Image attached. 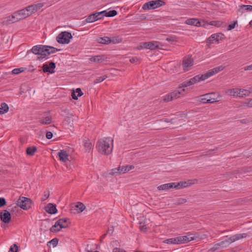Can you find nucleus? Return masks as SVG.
<instances>
[{"label": "nucleus", "instance_id": "nucleus-11", "mask_svg": "<svg viewBox=\"0 0 252 252\" xmlns=\"http://www.w3.org/2000/svg\"><path fill=\"white\" fill-rule=\"evenodd\" d=\"M19 21V18L18 17L17 14L15 12L13 13L11 15L5 17L3 21L2 24L3 25H8L13 23Z\"/></svg>", "mask_w": 252, "mask_h": 252}, {"label": "nucleus", "instance_id": "nucleus-18", "mask_svg": "<svg viewBox=\"0 0 252 252\" xmlns=\"http://www.w3.org/2000/svg\"><path fill=\"white\" fill-rule=\"evenodd\" d=\"M226 94L233 96H239L241 94V89L234 88L226 91Z\"/></svg>", "mask_w": 252, "mask_h": 252}, {"label": "nucleus", "instance_id": "nucleus-60", "mask_svg": "<svg viewBox=\"0 0 252 252\" xmlns=\"http://www.w3.org/2000/svg\"><path fill=\"white\" fill-rule=\"evenodd\" d=\"M250 122H251L250 120H247V119H243V120H241V121H240V122L242 124H247L248 123H249Z\"/></svg>", "mask_w": 252, "mask_h": 252}, {"label": "nucleus", "instance_id": "nucleus-26", "mask_svg": "<svg viewBox=\"0 0 252 252\" xmlns=\"http://www.w3.org/2000/svg\"><path fill=\"white\" fill-rule=\"evenodd\" d=\"M82 93L80 88H77L75 91H74L71 94L72 97L73 99L77 100L79 96H81L83 95Z\"/></svg>", "mask_w": 252, "mask_h": 252}, {"label": "nucleus", "instance_id": "nucleus-46", "mask_svg": "<svg viewBox=\"0 0 252 252\" xmlns=\"http://www.w3.org/2000/svg\"><path fill=\"white\" fill-rule=\"evenodd\" d=\"M171 94V96L173 99L177 98L179 97L180 94H181V92L179 91H175L170 93Z\"/></svg>", "mask_w": 252, "mask_h": 252}, {"label": "nucleus", "instance_id": "nucleus-40", "mask_svg": "<svg viewBox=\"0 0 252 252\" xmlns=\"http://www.w3.org/2000/svg\"><path fill=\"white\" fill-rule=\"evenodd\" d=\"M105 13L106 10L95 13V15H96V20H98L101 19L103 18L104 16H106V15H105Z\"/></svg>", "mask_w": 252, "mask_h": 252}, {"label": "nucleus", "instance_id": "nucleus-59", "mask_svg": "<svg viewBox=\"0 0 252 252\" xmlns=\"http://www.w3.org/2000/svg\"><path fill=\"white\" fill-rule=\"evenodd\" d=\"M19 68H15L12 70V74H19Z\"/></svg>", "mask_w": 252, "mask_h": 252}, {"label": "nucleus", "instance_id": "nucleus-39", "mask_svg": "<svg viewBox=\"0 0 252 252\" xmlns=\"http://www.w3.org/2000/svg\"><path fill=\"white\" fill-rule=\"evenodd\" d=\"M61 228L59 227V225L57 222L50 229V231L52 232H57L59 231Z\"/></svg>", "mask_w": 252, "mask_h": 252}, {"label": "nucleus", "instance_id": "nucleus-9", "mask_svg": "<svg viewBox=\"0 0 252 252\" xmlns=\"http://www.w3.org/2000/svg\"><path fill=\"white\" fill-rule=\"evenodd\" d=\"M214 94V93H209L201 95L198 96V100L203 103H213L217 101L216 98L212 97V95Z\"/></svg>", "mask_w": 252, "mask_h": 252}, {"label": "nucleus", "instance_id": "nucleus-61", "mask_svg": "<svg viewBox=\"0 0 252 252\" xmlns=\"http://www.w3.org/2000/svg\"><path fill=\"white\" fill-rule=\"evenodd\" d=\"M218 24H219V22H218V21H212L211 22V25H213V26H219Z\"/></svg>", "mask_w": 252, "mask_h": 252}, {"label": "nucleus", "instance_id": "nucleus-57", "mask_svg": "<svg viewBox=\"0 0 252 252\" xmlns=\"http://www.w3.org/2000/svg\"><path fill=\"white\" fill-rule=\"evenodd\" d=\"M46 137L47 139H50L53 137V133L50 131H48L46 134Z\"/></svg>", "mask_w": 252, "mask_h": 252}, {"label": "nucleus", "instance_id": "nucleus-12", "mask_svg": "<svg viewBox=\"0 0 252 252\" xmlns=\"http://www.w3.org/2000/svg\"><path fill=\"white\" fill-rule=\"evenodd\" d=\"M160 43L158 41H150L143 42L142 47L144 49H148L151 50H154L159 48Z\"/></svg>", "mask_w": 252, "mask_h": 252}, {"label": "nucleus", "instance_id": "nucleus-58", "mask_svg": "<svg viewBox=\"0 0 252 252\" xmlns=\"http://www.w3.org/2000/svg\"><path fill=\"white\" fill-rule=\"evenodd\" d=\"M244 70H252V63L250 65L246 66L244 67Z\"/></svg>", "mask_w": 252, "mask_h": 252}, {"label": "nucleus", "instance_id": "nucleus-31", "mask_svg": "<svg viewBox=\"0 0 252 252\" xmlns=\"http://www.w3.org/2000/svg\"><path fill=\"white\" fill-rule=\"evenodd\" d=\"M37 148L35 146L29 147L27 148L26 150V153L28 155L33 156Z\"/></svg>", "mask_w": 252, "mask_h": 252}, {"label": "nucleus", "instance_id": "nucleus-44", "mask_svg": "<svg viewBox=\"0 0 252 252\" xmlns=\"http://www.w3.org/2000/svg\"><path fill=\"white\" fill-rule=\"evenodd\" d=\"M76 207L79 209L80 212H83L86 208L84 204L81 202H78L76 205Z\"/></svg>", "mask_w": 252, "mask_h": 252}, {"label": "nucleus", "instance_id": "nucleus-30", "mask_svg": "<svg viewBox=\"0 0 252 252\" xmlns=\"http://www.w3.org/2000/svg\"><path fill=\"white\" fill-rule=\"evenodd\" d=\"M48 48H47V52H46V58L50 55L51 54L56 53L57 51H59L61 50L56 48L52 46H47Z\"/></svg>", "mask_w": 252, "mask_h": 252}, {"label": "nucleus", "instance_id": "nucleus-54", "mask_svg": "<svg viewBox=\"0 0 252 252\" xmlns=\"http://www.w3.org/2000/svg\"><path fill=\"white\" fill-rule=\"evenodd\" d=\"M58 242V240L57 238H54L51 241L49 242L50 244H51L53 247H55L57 245Z\"/></svg>", "mask_w": 252, "mask_h": 252}, {"label": "nucleus", "instance_id": "nucleus-23", "mask_svg": "<svg viewBox=\"0 0 252 252\" xmlns=\"http://www.w3.org/2000/svg\"><path fill=\"white\" fill-rule=\"evenodd\" d=\"M105 60L103 55H97L91 57L90 61L94 63H101Z\"/></svg>", "mask_w": 252, "mask_h": 252}, {"label": "nucleus", "instance_id": "nucleus-19", "mask_svg": "<svg viewBox=\"0 0 252 252\" xmlns=\"http://www.w3.org/2000/svg\"><path fill=\"white\" fill-rule=\"evenodd\" d=\"M175 183H169L161 185L158 187V190H167L170 189H175L177 188V186H175Z\"/></svg>", "mask_w": 252, "mask_h": 252}, {"label": "nucleus", "instance_id": "nucleus-64", "mask_svg": "<svg viewBox=\"0 0 252 252\" xmlns=\"http://www.w3.org/2000/svg\"><path fill=\"white\" fill-rule=\"evenodd\" d=\"M113 231H114V228H113V227H111V228L108 229L107 233H109L110 232H111V235L113 233Z\"/></svg>", "mask_w": 252, "mask_h": 252}, {"label": "nucleus", "instance_id": "nucleus-45", "mask_svg": "<svg viewBox=\"0 0 252 252\" xmlns=\"http://www.w3.org/2000/svg\"><path fill=\"white\" fill-rule=\"evenodd\" d=\"M187 202V200L185 198H180L176 199L175 204L177 205H181Z\"/></svg>", "mask_w": 252, "mask_h": 252}, {"label": "nucleus", "instance_id": "nucleus-42", "mask_svg": "<svg viewBox=\"0 0 252 252\" xmlns=\"http://www.w3.org/2000/svg\"><path fill=\"white\" fill-rule=\"evenodd\" d=\"M117 13V11L115 10H112L108 12L106 10L105 15H106V17H114L116 16Z\"/></svg>", "mask_w": 252, "mask_h": 252}, {"label": "nucleus", "instance_id": "nucleus-15", "mask_svg": "<svg viewBox=\"0 0 252 252\" xmlns=\"http://www.w3.org/2000/svg\"><path fill=\"white\" fill-rule=\"evenodd\" d=\"M56 67L55 63L51 62L49 64H44L42 66V69L44 72H49L50 73H53L54 71L53 70Z\"/></svg>", "mask_w": 252, "mask_h": 252}, {"label": "nucleus", "instance_id": "nucleus-51", "mask_svg": "<svg viewBox=\"0 0 252 252\" xmlns=\"http://www.w3.org/2000/svg\"><path fill=\"white\" fill-rule=\"evenodd\" d=\"M50 193L49 191H46L44 192V195L41 198V201H43L46 200L49 196Z\"/></svg>", "mask_w": 252, "mask_h": 252}, {"label": "nucleus", "instance_id": "nucleus-33", "mask_svg": "<svg viewBox=\"0 0 252 252\" xmlns=\"http://www.w3.org/2000/svg\"><path fill=\"white\" fill-rule=\"evenodd\" d=\"M219 34H213L208 38V40L210 41L211 42H213L214 41H216L218 43L219 40Z\"/></svg>", "mask_w": 252, "mask_h": 252}, {"label": "nucleus", "instance_id": "nucleus-50", "mask_svg": "<svg viewBox=\"0 0 252 252\" xmlns=\"http://www.w3.org/2000/svg\"><path fill=\"white\" fill-rule=\"evenodd\" d=\"M163 100L165 102H168L169 101L173 100L171 94L165 95L163 97Z\"/></svg>", "mask_w": 252, "mask_h": 252}, {"label": "nucleus", "instance_id": "nucleus-1", "mask_svg": "<svg viewBox=\"0 0 252 252\" xmlns=\"http://www.w3.org/2000/svg\"><path fill=\"white\" fill-rule=\"evenodd\" d=\"M224 68V67L223 66L220 65L209 70L204 74L196 75L194 77L190 78L189 80L183 82L182 84V87H187L192 85L201 81L205 80L211 76L218 73L220 71H222Z\"/></svg>", "mask_w": 252, "mask_h": 252}, {"label": "nucleus", "instance_id": "nucleus-13", "mask_svg": "<svg viewBox=\"0 0 252 252\" xmlns=\"http://www.w3.org/2000/svg\"><path fill=\"white\" fill-rule=\"evenodd\" d=\"M193 60L191 57L185 58L183 61V67L184 71H187L193 65Z\"/></svg>", "mask_w": 252, "mask_h": 252}, {"label": "nucleus", "instance_id": "nucleus-37", "mask_svg": "<svg viewBox=\"0 0 252 252\" xmlns=\"http://www.w3.org/2000/svg\"><path fill=\"white\" fill-rule=\"evenodd\" d=\"M122 39L118 36H114L110 38V43H112L113 44L119 43L121 42Z\"/></svg>", "mask_w": 252, "mask_h": 252}, {"label": "nucleus", "instance_id": "nucleus-20", "mask_svg": "<svg viewBox=\"0 0 252 252\" xmlns=\"http://www.w3.org/2000/svg\"><path fill=\"white\" fill-rule=\"evenodd\" d=\"M16 13L18 17L19 18V20L25 19L30 16L27 11L26 10V8L17 11L16 12Z\"/></svg>", "mask_w": 252, "mask_h": 252}, {"label": "nucleus", "instance_id": "nucleus-16", "mask_svg": "<svg viewBox=\"0 0 252 252\" xmlns=\"http://www.w3.org/2000/svg\"><path fill=\"white\" fill-rule=\"evenodd\" d=\"M128 171V169H127V166L125 165L122 166H119L118 168H116L112 170L111 174L113 175L116 174H122L125 173L126 172Z\"/></svg>", "mask_w": 252, "mask_h": 252}, {"label": "nucleus", "instance_id": "nucleus-43", "mask_svg": "<svg viewBox=\"0 0 252 252\" xmlns=\"http://www.w3.org/2000/svg\"><path fill=\"white\" fill-rule=\"evenodd\" d=\"M32 5L34 8V11L36 12L43 6L44 3H38L36 4H32Z\"/></svg>", "mask_w": 252, "mask_h": 252}, {"label": "nucleus", "instance_id": "nucleus-6", "mask_svg": "<svg viewBox=\"0 0 252 252\" xmlns=\"http://www.w3.org/2000/svg\"><path fill=\"white\" fill-rule=\"evenodd\" d=\"M165 4V2L161 0H151L144 3L142 8L144 10L155 9Z\"/></svg>", "mask_w": 252, "mask_h": 252}, {"label": "nucleus", "instance_id": "nucleus-47", "mask_svg": "<svg viewBox=\"0 0 252 252\" xmlns=\"http://www.w3.org/2000/svg\"><path fill=\"white\" fill-rule=\"evenodd\" d=\"M26 9L30 16L35 12L32 5L26 7Z\"/></svg>", "mask_w": 252, "mask_h": 252}, {"label": "nucleus", "instance_id": "nucleus-21", "mask_svg": "<svg viewBox=\"0 0 252 252\" xmlns=\"http://www.w3.org/2000/svg\"><path fill=\"white\" fill-rule=\"evenodd\" d=\"M58 155L60 161L65 162L68 160V155L66 151L64 150H61L59 152Z\"/></svg>", "mask_w": 252, "mask_h": 252}, {"label": "nucleus", "instance_id": "nucleus-49", "mask_svg": "<svg viewBox=\"0 0 252 252\" xmlns=\"http://www.w3.org/2000/svg\"><path fill=\"white\" fill-rule=\"evenodd\" d=\"M18 247L16 244H14L11 246L8 252H17Z\"/></svg>", "mask_w": 252, "mask_h": 252}, {"label": "nucleus", "instance_id": "nucleus-28", "mask_svg": "<svg viewBox=\"0 0 252 252\" xmlns=\"http://www.w3.org/2000/svg\"><path fill=\"white\" fill-rule=\"evenodd\" d=\"M163 242L167 244H180L178 237L167 239Z\"/></svg>", "mask_w": 252, "mask_h": 252}, {"label": "nucleus", "instance_id": "nucleus-14", "mask_svg": "<svg viewBox=\"0 0 252 252\" xmlns=\"http://www.w3.org/2000/svg\"><path fill=\"white\" fill-rule=\"evenodd\" d=\"M0 218L2 222L8 223L11 220V214L7 210H4L3 212L0 213Z\"/></svg>", "mask_w": 252, "mask_h": 252}, {"label": "nucleus", "instance_id": "nucleus-41", "mask_svg": "<svg viewBox=\"0 0 252 252\" xmlns=\"http://www.w3.org/2000/svg\"><path fill=\"white\" fill-rule=\"evenodd\" d=\"M107 78V76L106 75H104L102 76H100L97 78H96L94 81V84H97L99 83H100L102 82L103 80H104L105 79Z\"/></svg>", "mask_w": 252, "mask_h": 252}, {"label": "nucleus", "instance_id": "nucleus-29", "mask_svg": "<svg viewBox=\"0 0 252 252\" xmlns=\"http://www.w3.org/2000/svg\"><path fill=\"white\" fill-rule=\"evenodd\" d=\"M83 145L85 148V150L87 152H90L92 147V144L91 142L88 139H84Z\"/></svg>", "mask_w": 252, "mask_h": 252}, {"label": "nucleus", "instance_id": "nucleus-38", "mask_svg": "<svg viewBox=\"0 0 252 252\" xmlns=\"http://www.w3.org/2000/svg\"><path fill=\"white\" fill-rule=\"evenodd\" d=\"M251 94V91L248 90L241 89V94L239 97H244L247 96H249Z\"/></svg>", "mask_w": 252, "mask_h": 252}, {"label": "nucleus", "instance_id": "nucleus-36", "mask_svg": "<svg viewBox=\"0 0 252 252\" xmlns=\"http://www.w3.org/2000/svg\"><path fill=\"white\" fill-rule=\"evenodd\" d=\"M175 186H177V188H175V189H180L182 188L186 187L188 186V184L186 182H180L178 183H175Z\"/></svg>", "mask_w": 252, "mask_h": 252}, {"label": "nucleus", "instance_id": "nucleus-7", "mask_svg": "<svg viewBox=\"0 0 252 252\" xmlns=\"http://www.w3.org/2000/svg\"><path fill=\"white\" fill-rule=\"evenodd\" d=\"M72 38L71 33L68 32H62L56 37L57 41L61 44H68Z\"/></svg>", "mask_w": 252, "mask_h": 252}, {"label": "nucleus", "instance_id": "nucleus-32", "mask_svg": "<svg viewBox=\"0 0 252 252\" xmlns=\"http://www.w3.org/2000/svg\"><path fill=\"white\" fill-rule=\"evenodd\" d=\"M96 17V15H95V13H93L90 15L86 19V21L87 23H93L97 21Z\"/></svg>", "mask_w": 252, "mask_h": 252}, {"label": "nucleus", "instance_id": "nucleus-62", "mask_svg": "<svg viewBox=\"0 0 252 252\" xmlns=\"http://www.w3.org/2000/svg\"><path fill=\"white\" fill-rule=\"evenodd\" d=\"M166 40L169 41V42H173V41H174V39L172 37H167L166 38Z\"/></svg>", "mask_w": 252, "mask_h": 252}, {"label": "nucleus", "instance_id": "nucleus-10", "mask_svg": "<svg viewBox=\"0 0 252 252\" xmlns=\"http://www.w3.org/2000/svg\"><path fill=\"white\" fill-rule=\"evenodd\" d=\"M198 238L199 235L198 234H189L186 236L178 237L180 244L189 242Z\"/></svg>", "mask_w": 252, "mask_h": 252}, {"label": "nucleus", "instance_id": "nucleus-48", "mask_svg": "<svg viewBox=\"0 0 252 252\" xmlns=\"http://www.w3.org/2000/svg\"><path fill=\"white\" fill-rule=\"evenodd\" d=\"M244 105L248 107H252V98L247 99L244 102Z\"/></svg>", "mask_w": 252, "mask_h": 252}, {"label": "nucleus", "instance_id": "nucleus-55", "mask_svg": "<svg viewBox=\"0 0 252 252\" xmlns=\"http://www.w3.org/2000/svg\"><path fill=\"white\" fill-rule=\"evenodd\" d=\"M129 62L132 63H139V59L137 57H133L129 60Z\"/></svg>", "mask_w": 252, "mask_h": 252}, {"label": "nucleus", "instance_id": "nucleus-34", "mask_svg": "<svg viewBox=\"0 0 252 252\" xmlns=\"http://www.w3.org/2000/svg\"><path fill=\"white\" fill-rule=\"evenodd\" d=\"M8 109H9V107L6 103L3 102L1 104L0 107V110H1L2 111V114H4V113L7 112L8 111Z\"/></svg>", "mask_w": 252, "mask_h": 252}, {"label": "nucleus", "instance_id": "nucleus-35", "mask_svg": "<svg viewBox=\"0 0 252 252\" xmlns=\"http://www.w3.org/2000/svg\"><path fill=\"white\" fill-rule=\"evenodd\" d=\"M245 9L246 10L252 11V5H241L239 9L238 10V12H241L242 10Z\"/></svg>", "mask_w": 252, "mask_h": 252}, {"label": "nucleus", "instance_id": "nucleus-22", "mask_svg": "<svg viewBox=\"0 0 252 252\" xmlns=\"http://www.w3.org/2000/svg\"><path fill=\"white\" fill-rule=\"evenodd\" d=\"M46 211L50 214H54L57 212L56 205L52 203H49L46 207Z\"/></svg>", "mask_w": 252, "mask_h": 252}, {"label": "nucleus", "instance_id": "nucleus-4", "mask_svg": "<svg viewBox=\"0 0 252 252\" xmlns=\"http://www.w3.org/2000/svg\"><path fill=\"white\" fill-rule=\"evenodd\" d=\"M247 235L246 233L237 234L236 235H233L230 237L228 239L216 244L213 247L209 249L208 252H214L215 251H217L220 247H226L225 245L226 243L230 244L236 241L244 238H246Z\"/></svg>", "mask_w": 252, "mask_h": 252}, {"label": "nucleus", "instance_id": "nucleus-53", "mask_svg": "<svg viewBox=\"0 0 252 252\" xmlns=\"http://www.w3.org/2000/svg\"><path fill=\"white\" fill-rule=\"evenodd\" d=\"M140 229L142 231H145L147 230V227L146 225H145L144 223L142 222H140Z\"/></svg>", "mask_w": 252, "mask_h": 252}, {"label": "nucleus", "instance_id": "nucleus-52", "mask_svg": "<svg viewBox=\"0 0 252 252\" xmlns=\"http://www.w3.org/2000/svg\"><path fill=\"white\" fill-rule=\"evenodd\" d=\"M237 24V22L236 21L233 22V23L229 25L227 27V30L230 31V30L233 29L235 28V27Z\"/></svg>", "mask_w": 252, "mask_h": 252}, {"label": "nucleus", "instance_id": "nucleus-8", "mask_svg": "<svg viewBox=\"0 0 252 252\" xmlns=\"http://www.w3.org/2000/svg\"><path fill=\"white\" fill-rule=\"evenodd\" d=\"M32 201L26 197H20L17 201V204L23 210H28L31 207Z\"/></svg>", "mask_w": 252, "mask_h": 252}, {"label": "nucleus", "instance_id": "nucleus-27", "mask_svg": "<svg viewBox=\"0 0 252 252\" xmlns=\"http://www.w3.org/2000/svg\"><path fill=\"white\" fill-rule=\"evenodd\" d=\"M96 41L99 43L109 44L110 43V38L107 36L98 37Z\"/></svg>", "mask_w": 252, "mask_h": 252}, {"label": "nucleus", "instance_id": "nucleus-3", "mask_svg": "<svg viewBox=\"0 0 252 252\" xmlns=\"http://www.w3.org/2000/svg\"><path fill=\"white\" fill-rule=\"evenodd\" d=\"M113 144V139L110 137H105L97 142L96 147L100 153L108 155L112 151Z\"/></svg>", "mask_w": 252, "mask_h": 252}, {"label": "nucleus", "instance_id": "nucleus-63", "mask_svg": "<svg viewBox=\"0 0 252 252\" xmlns=\"http://www.w3.org/2000/svg\"><path fill=\"white\" fill-rule=\"evenodd\" d=\"M127 169H128V171L132 169H133L134 168V166L132 165H127Z\"/></svg>", "mask_w": 252, "mask_h": 252}, {"label": "nucleus", "instance_id": "nucleus-2", "mask_svg": "<svg viewBox=\"0 0 252 252\" xmlns=\"http://www.w3.org/2000/svg\"><path fill=\"white\" fill-rule=\"evenodd\" d=\"M224 68V67L223 66L220 65L209 70L204 74L196 75L194 77L190 78L189 80L183 82L182 84V87H187L192 85L201 81L205 80L211 76L218 73L220 71H222Z\"/></svg>", "mask_w": 252, "mask_h": 252}, {"label": "nucleus", "instance_id": "nucleus-24", "mask_svg": "<svg viewBox=\"0 0 252 252\" xmlns=\"http://www.w3.org/2000/svg\"><path fill=\"white\" fill-rule=\"evenodd\" d=\"M186 23L188 25H193L195 26H200L201 25L200 22L197 19L195 18L188 19L186 21Z\"/></svg>", "mask_w": 252, "mask_h": 252}, {"label": "nucleus", "instance_id": "nucleus-17", "mask_svg": "<svg viewBox=\"0 0 252 252\" xmlns=\"http://www.w3.org/2000/svg\"><path fill=\"white\" fill-rule=\"evenodd\" d=\"M56 222L61 229L66 228L69 223V219L66 218L60 219Z\"/></svg>", "mask_w": 252, "mask_h": 252}, {"label": "nucleus", "instance_id": "nucleus-56", "mask_svg": "<svg viewBox=\"0 0 252 252\" xmlns=\"http://www.w3.org/2000/svg\"><path fill=\"white\" fill-rule=\"evenodd\" d=\"M6 204V202L5 199L3 197L0 198V207H2L5 205Z\"/></svg>", "mask_w": 252, "mask_h": 252}, {"label": "nucleus", "instance_id": "nucleus-25", "mask_svg": "<svg viewBox=\"0 0 252 252\" xmlns=\"http://www.w3.org/2000/svg\"><path fill=\"white\" fill-rule=\"evenodd\" d=\"M52 118L51 116L48 115L39 121V123L42 125H49L52 122Z\"/></svg>", "mask_w": 252, "mask_h": 252}, {"label": "nucleus", "instance_id": "nucleus-5", "mask_svg": "<svg viewBox=\"0 0 252 252\" xmlns=\"http://www.w3.org/2000/svg\"><path fill=\"white\" fill-rule=\"evenodd\" d=\"M47 48H48L47 45H37L33 46L31 50L33 54L39 56L37 57V59L41 60L46 58V52H47Z\"/></svg>", "mask_w": 252, "mask_h": 252}]
</instances>
